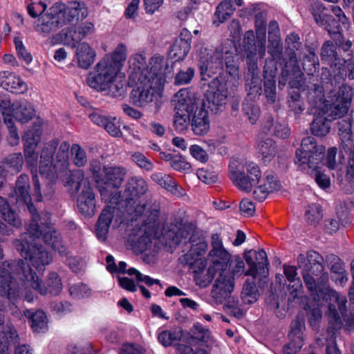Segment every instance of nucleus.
Masks as SVG:
<instances>
[{
    "mask_svg": "<svg viewBox=\"0 0 354 354\" xmlns=\"http://www.w3.org/2000/svg\"><path fill=\"white\" fill-rule=\"evenodd\" d=\"M30 286L41 295H58L62 290L59 276L55 272L48 274L45 283L33 272L24 260L5 261L0 266V291L10 300L21 299L24 286Z\"/></svg>",
    "mask_w": 354,
    "mask_h": 354,
    "instance_id": "f257e3e1",
    "label": "nucleus"
},
{
    "mask_svg": "<svg viewBox=\"0 0 354 354\" xmlns=\"http://www.w3.org/2000/svg\"><path fill=\"white\" fill-rule=\"evenodd\" d=\"M10 198H15V203L19 205H26L31 214V221L26 230L33 236H38L42 234L41 227L44 225L43 238L45 243L50 245L61 254H64L66 248L62 244L59 232L50 224V215L48 213L40 214L31 203L30 180L28 175L22 174L17 178L14 192L10 195ZM11 201L14 203L13 201Z\"/></svg>",
    "mask_w": 354,
    "mask_h": 354,
    "instance_id": "f03ea898",
    "label": "nucleus"
},
{
    "mask_svg": "<svg viewBox=\"0 0 354 354\" xmlns=\"http://www.w3.org/2000/svg\"><path fill=\"white\" fill-rule=\"evenodd\" d=\"M322 85L312 83L308 86L307 99L313 106L318 108L320 113L332 118H342L348 111L353 97L352 88L342 85L338 91L333 88L337 85L328 84V87L321 80Z\"/></svg>",
    "mask_w": 354,
    "mask_h": 354,
    "instance_id": "7ed1b4c3",
    "label": "nucleus"
},
{
    "mask_svg": "<svg viewBox=\"0 0 354 354\" xmlns=\"http://www.w3.org/2000/svg\"><path fill=\"white\" fill-rule=\"evenodd\" d=\"M160 205L154 203L146 211L145 205H137L130 216L127 246L134 252L140 254L145 251L151 243V235L158 223Z\"/></svg>",
    "mask_w": 354,
    "mask_h": 354,
    "instance_id": "20e7f679",
    "label": "nucleus"
},
{
    "mask_svg": "<svg viewBox=\"0 0 354 354\" xmlns=\"http://www.w3.org/2000/svg\"><path fill=\"white\" fill-rule=\"evenodd\" d=\"M212 249L209 252L207 261L211 265L206 270L207 262L199 261L196 264L192 263L189 266L194 273L196 284L201 288L207 287L213 280L216 272L227 268L231 255L224 248L222 239L218 234H213L211 237Z\"/></svg>",
    "mask_w": 354,
    "mask_h": 354,
    "instance_id": "39448f33",
    "label": "nucleus"
},
{
    "mask_svg": "<svg viewBox=\"0 0 354 354\" xmlns=\"http://www.w3.org/2000/svg\"><path fill=\"white\" fill-rule=\"evenodd\" d=\"M89 170L95 180L102 200L106 203L99 216L95 227L97 239L101 241H105L111 224V167H102L99 160H92L90 162Z\"/></svg>",
    "mask_w": 354,
    "mask_h": 354,
    "instance_id": "423d86ee",
    "label": "nucleus"
},
{
    "mask_svg": "<svg viewBox=\"0 0 354 354\" xmlns=\"http://www.w3.org/2000/svg\"><path fill=\"white\" fill-rule=\"evenodd\" d=\"M305 285L308 288L311 297L318 304H322V301L327 302L332 298L335 299L337 305L338 310L335 305L329 304L328 310V315L331 320L330 323L333 326H338L341 324L339 312L342 317L346 316L347 313L346 303L347 300L345 296L339 295L336 291L330 289L328 285V274H323L319 279L317 282L315 281L313 278L306 275L305 277Z\"/></svg>",
    "mask_w": 354,
    "mask_h": 354,
    "instance_id": "0eeeda50",
    "label": "nucleus"
},
{
    "mask_svg": "<svg viewBox=\"0 0 354 354\" xmlns=\"http://www.w3.org/2000/svg\"><path fill=\"white\" fill-rule=\"evenodd\" d=\"M44 228V225L41 227L42 234L38 236H33L27 230V232L21 234L19 239L13 241L16 250L26 260L28 259L32 266L38 270H43L46 266L53 261L51 254L43 245H37L35 242L37 239L41 237L45 243L43 238Z\"/></svg>",
    "mask_w": 354,
    "mask_h": 354,
    "instance_id": "6e6552de",
    "label": "nucleus"
},
{
    "mask_svg": "<svg viewBox=\"0 0 354 354\" xmlns=\"http://www.w3.org/2000/svg\"><path fill=\"white\" fill-rule=\"evenodd\" d=\"M225 64L227 72L232 76L239 73L237 60L232 53H226L225 57L221 51L208 48H201L199 55V68L203 80L205 76L211 77L223 68Z\"/></svg>",
    "mask_w": 354,
    "mask_h": 354,
    "instance_id": "1a4fd4ad",
    "label": "nucleus"
},
{
    "mask_svg": "<svg viewBox=\"0 0 354 354\" xmlns=\"http://www.w3.org/2000/svg\"><path fill=\"white\" fill-rule=\"evenodd\" d=\"M321 59L329 65L330 69L322 68L320 80L328 87L331 85H339L346 76V70L344 66V59L342 58L337 51V47L330 41L324 43L321 48Z\"/></svg>",
    "mask_w": 354,
    "mask_h": 354,
    "instance_id": "9d476101",
    "label": "nucleus"
},
{
    "mask_svg": "<svg viewBox=\"0 0 354 354\" xmlns=\"http://www.w3.org/2000/svg\"><path fill=\"white\" fill-rule=\"evenodd\" d=\"M310 10L316 24L327 30L335 41V46H338L344 52L348 51L352 47L353 42L343 36L341 26L332 15L326 12V7L320 2H315L311 6Z\"/></svg>",
    "mask_w": 354,
    "mask_h": 354,
    "instance_id": "9b49d317",
    "label": "nucleus"
},
{
    "mask_svg": "<svg viewBox=\"0 0 354 354\" xmlns=\"http://www.w3.org/2000/svg\"><path fill=\"white\" fill-rule=\"evenodd\" d=\"M229 171L230 178L234 185L245 192H250L261 178L260 167L252 161H247L242 165L231 162Z\"/></svg>",
    "mask_w": 354,
    "mask_h": 354,
    "instance_id": "f8f14e48",
    "label": "nucleus"
},
{
    "mask_svg": "<svg viewBox=\"0 0 354 354\" xmlns=\"http://www.w3.org/2000/svg\"><path fill=\"white\" fill-rule=\"evenodd\" d=\"M325 151V147L318 145L315 138L306 137L301 141V149L296 150L295 164L301 170L317 167L324 160Z\"/></svg>",
    "mask_w": 354,
    "mask_h": 354,
    "instance_id": "ddd939ff",
    "label": "nucleus"
},
{
    "mask_svg": "<svg viewBox=\"0 0 354 354\" xmlns=\"http://www.w3.org/2000/svg\"><path fill=\"white\" fill-rule=\"evenodd\" d=\"M175 98L174 124L177 131H183L190 127V114L194 112L196 106L189 96L187 88L180 89L176 93Z\"/></svg>",
    "mask_w": 354,
    "mask_h": 354,
    "instance_id": "4468645a",
    "label": "nucleus"
},
{
    "mask_svg": "<svg viewBox=\"0 0 354 354\" xmlns=\"http://www.w3.org/2000/svg\"><path fill=\"white\" fill-rule=\"evenodd\" d=\"M87 84L97 91H107L111 88V55L106 54L89 73L86 77Z\"/></svg>",
    "mask_w": 354,
    "mask_h": 354,
    "instance_id": "2eb2a0df",
    "label": "nucleus"
},
{
    "mask_svg": "<svg viewBox=\"0 0 354 354\" xmlns=\"http://www.w3.org/2000/svg\"><path fill=\"white\" fill-rule=\"evenodd\" d=\"M129 84L134 87L131 93L132 102L140 107L145 106L152 102L157 91L163 86L153 84L149 79L135 82L129 81Z\"/></svg>",
    "mask_w": 354,
    "mask_h": 354,
    "instance_id": "dca6fc26",
    "label": "nucleus"
},
{
    "mask_svg": "<svg viewBox=\"0 0 354 354\" xmlns=\"http://www.w3.org/2000/svg\"><path fill=\"white\" fill-rule=\"evenodd\" d=\"M10 109L8 113L11 121L14 119L21 123L29 122L35 115V111L33 106L27 101H16L12 104L8 100H3L0 103V111L3 116L4 111Z\"/></svg>",
    "mask_w": 354,
    "mask_h": 354,
    "instance_id": "f3484780",
    "label": "nucleus"
},
{
    "mask_svg": "<svg viewBox=\"0 0 354 354\" xmlns=\"http://www.w3.org/2000/svg\"><path fill=\"white\" fill-rule=\"evenodd\" d=\"M227 89L217 78L213 79L205 94L204 106L214 112L218 111L227 102Z\"/></svg>",
    "mask_w": 354,
    "mask_h": 354,
    "instance_id": "a211bd4d",
    "label": "nucleus"
},
{
    "mask_svg": "<svg viewBox=\"0 0 354 354\" xmlns=\"http://www.w3.org/2000/svg\"><path fill=\"white\" fill-rule=\"evenodd\" d=\"M59 140L54 138L44 144L40 154L39 173L41 176L53 181L57 177L55 167L53 165V157Z\"/></svg>",
    "mask_w": 354,
    "mask_h": 354,
    "instance_id": "6ab92c4d",
    "label": "nucleus"
},
{
    "mask_svg": "<svg viewBox=\"0 0 354 354\" xmlns=\"http://www.w3.org/2000/svg\"><path fill=\"white\" fill-rule=\"evenodd\" d=\"M61 17L66 25L77 23L87 17L88 10L86 4L82 1H68L67 4L55 3Z\"/></svg>",
    "mask_w": 354,
    "mask_h": 354,
    "instance_id": "aec40b11",
    "label": "nucleus"
},
{
    "mask_svg": "<svg viewBox=\"0 0 354 354\" xmlns=\"http://www.w3.org/2000/svg\"><path fill=\"white\" fill-rule=\"evenodd\" d=\"M245 259L249 266V270L245 275H250L254 277L260 276L266 277L268 273V259L267 254L263 250L259 251L249 250L245 253Z\"/></svg>",
    "mask_w": 354,
    "mask_h": 354,
    "instance_id": "412c9836",
    "label": "nucleus"
},
{
    "mask_svg": "<svg viewBox=\"0 0 354 354\" xmlns=\"http://www.w3.org/2000/svg\"><path fill=\"white\" fill-rule=\"evenodd\" d=\"M218 272L219 275L213 285L211 295L217 302L222 303L230 296L234 290V277L226 269Z\"/></svg>",
    "mask_w": 354,
    "mask_h": 354,
    "instance_id": "4be33fe9",
    "label": "nucleus"
},
{
    "mask_svg": "<svg viewBox=\"0 0 354 354\" xmlns=\"http://www.w3.org/2000/svg\"><path fill=\"white\" fill-rule=\"evenodd\" d=\"M55 3L49 9V12L43 15L35 23V30L37 32L49 33L58 28L66 26L59 13Z\"/></svg>",
    "mask_w": 354,
    "mask_h": 354,
    "instance_id": "5701e85b",
    "label": "nucleus"
},
{
    "mask_svg": "<svg viewBox=\"0 0 354 354\" xmlns=\"http://www.w3.org/2000/svg\"><path fill=\"white\" fill-rule=\"evenodd\" d=\"M252 14L255 18V29L259 44V55L260 57H263L266 55L267 11L266 9L261 8L259 5H254Z\"/></svg>",
    "mask_w": 354,
    "mask_h": 354,
    "instance_id": "b1692460",
    "label": "nucleus"
},
{
    "mask_svg": "<svg viewBox=\"0 0 354 354\" xmlns=\"http://www.w3.org/2000/svg\"><path fill=\"white\" fill-rule=\"evenodd\" d=\"M24 154L26 167L32 174V184L34 187L32 196L35 197L36 201L39 202L41 201L42 196L37 174L39 154L37 149H24Z\"/></svg>",
    "mask_w": 354,
    "mask_h": 354,
    "instance_id": "393cba45",
    "label": "nucleus"
},
{
    "mask_svg": "<svg viewBox=\"0 0 354 354\" xmlns=\"http://www.w3.org/2000/svg\"><path fill=\"white\" fill-rule=\"evenodd\" d=\"M190 244V249L188 252L179 259L180 262L187 266H191L192 263L196 264V262L199 261L206 263L207 259L202 257L207 250V243L204 238L199 236L197 241L192 242Z\"/></svg>",
    "mask_w": 354,
    "mask_h": 354,
    "instance_id": "a878e982",
    "label": "nucleus"
},
{
    "mask_svg": "<svg viewBox=\"0 0 354 354\" xmlns=\"http://www.w3.org/2000/svg\"><path fill=\"white\" fill-rule=\"evenodd\" d=\"M77 206L79 212L85 216L91 217L95 213V198L89 184L84 185L80 192Z\"/></svg>",
    "mask_w": 354,
    "mask_h": 354,
    "instance_id": "bb28decb",
    "label": "nucleus"
},
{
    "mask_svg": "<svg viewBox=\"0 0 354 354\" xmlns=\"http://www.w3.org/2000/svg\"><path fill=\"white\" fill-rule=\"evenodd\" d=\"M189 123L191 130L195 136H204L207 135L210 129L207 111L203 107L194 109Z\"/></svg>",
    "mask_w": 354,
    "mask_h": 354,
    "instance_id": "cd10ccee",
    "label": "nucleus"
},
{
    "mask_svg": "<svg viewBox=\"0 0 354 354\" xmlns=\"http://www.w3.org/2000/svg\"><path fill=\"white\" fill-rule=\"evenodd\" d=\"M243 47L248 67L251 66L252 64L254 66H258V57L261 58L259 55V44L258 39H257V41L255 40L252 30H248L245 32Z\"/></svg>",
    "mask_w": 354,
    "mask_h": 354,
    "instance_id": "c85d7f7f",
    "label": "nucleus"
},
{
    "mask_svg": "<svg viewBox=\"0 0 354 354\" xmlns=\"http://www.w3.org/2000/svg\"><path fill=\"white\" fill-rule=\"evenodd\" d=\"M129 62V81L146 80L149 74V66L147 65L146 57L142 54H136L130 58Z\"/></svg>",
    "mask_w": 354,
    "mask_h": 354,
    "instance_id": "c756f323",
    "label": "nucleus"
},
{
    "mask_svg": "<svg viewBox=\"0 0 354 354\" xmlns=\"http://www.w3.org/2000/svg\"><path fill=\"white\" fill-rule=\"evenodd\" d=\"M248 71L245 86L248 93L245 99L254 101L255 98L259 97L262 93L261 80L259 77L260 71L258 66H254V64L248 67Z\"/></svg>",
    "mask_w": 354,
    "mask_h": 354,
    "instance_id": "7c9ffc66",
    "label": "nucleus"
},
{
    "mask_svg": "<svg viewBox=\"0 0 354 354\" xmlns=\"http://www.w3.org/2000/svg\"><path fill=\"white\" fill-rule=\"evenodd\" d=\"M151 179L174 196H182L185 194L184 189L178 186L176 180L169 174L162 172L153 173L151 176Z\"/></svg>",
    "mask_w": 354,
    "mask_h": 354,
    "instance_id": "2f4dec72",
    "label": "nucleus"
},
{
    "mask_svg": "<svg viewBox=\"0 0 354 354\" xmlns=\"http://www.w3.org/2000/svg\"><path fill=\"white\" fill-rule=\"evenodd\" d=\"M149 189L147 182L140 176H132L127 180L124 194L127 200H133L145 195Z\"/></svg>",
    "mask_w": 354,
    "mask_h": 354,
    "instance_id": "473e14b6",
    "label": "nucleus"
},
{
    "mask_svg": "<svg viewBox=\"0 0 354 354\" xmlns=\"http://www.w3.org/2000/svg\"><path fill=\"white\" fill-rule=\"evenodd\" d=\"M164 60V57L154 55L150 59L149 62V74L147 75V79L155 84L163 86L165 84V78L162 73Z\"/></svg>",
    "mask_w": 354,
    "mask_h": 354,
    "instance_id": "72a5a7b5",
    "label": "nucleus"
},
{
    "mask_svg": "<svg viewBox=\"0 0 354 354\" xmlns=\"http://www.w3.org/2000/svg\"><path fill=\"white\" fill-rule=\"evenodd\" d=\"M94 30V25L91 22L81 24L76 30H68L64 33L65 41L75 46L77 43L83 39L85 37L91 35Z\"/></svg>",
    "mask_w": 354,
    "mask_h": 354,
    "instance_id": "f704fd0d",
    "label": "nucleus"
},
{
    "mask_svg": "<svg viewBox=\"0 0 354 354\" xmlns=\"http://www.w3.org/2000/svg\"><path fill=\"white\" fill-rule=\"evenodd\" d=\"M19 336L12 324H7L0 331V354H7L8 346L18 342Z\"/></svg>",
    "mask_w": 354,
    "mask_h": 354,
    "instance_id": "c9c22d12",
    "label": "nucleus"
},
{
    "mask_svg": "<svg viewBox=\"0 0 354 354\" xmlns=\"http://www.w3.org/2000/svg\"><path fill=\"white\" fill-rule=\"evenodd\" d=\"M276 71L277 66H274V70H271L268 72V69L265 67L263 71V77H264V82H263V91L264 95L267 99V101L273 104L275 102L277 99V92H276Z\"/></svg>",
    "mask_w": 354,
    "mask_h": 354,
    "instance_id": "e433bc0d",
    "label": "nucleus"
},
{
    "mask_svg": "<svg viewBox=\"0 0 354 354\" xmlns=\"http://www.w3.org/2000/svg\"><path fill=\"white\" fill-rule=\"evenodd\" d=\"M283 273L289 281L288 289L292 299L299 297L302 288L300 279L297 277V268L293 266H283Z\"/></svg>",
    "mask_w": 354,
    "mask_h": 354,
    "instance_id": "4c0bfd02",
    "label": "nucleus"
},
{
    "mask_svg": "<svg viewBox=\"0 0 354 354\" xmlns=\"http://www.w3.org/2000/svg\"><path fill=\"white\" fill-rule=\"evenodd\" d=\"M337 126L339 130V134L342 140V148L346 152H351V149L353 147L352 145V124L349 118L342 119L337 122Z\"/></svg>",
    "mask_w": 354,
    "mask_h": 354,
    "instance_id": "58836bf2",
    "label": "nucleus"
},
{
    "mask_svg": "<svg viewBox=\"0 0 354 354\" xmlns=\"http://www.w3.org/2000/svg\"><path fill=\"white\" fill-rule=\"evenodd\" d=\"M335 119L319 112V115L315 117L311 122L310 130L312 133L317 137L326 136L330 129V122Z\"/></svg>",
    "mask_w": 354,
    "mask_h": 354,
    "instance_id": "ea45409f",
    "label": "nucleus"
},
{
    "mask_svg": "<svg viewBox=\"0 0 354 354\" xmlns=\"http://www.w3.org/2000/svg\"><path fill=\"white\" fill-rule=\"evenodd\" d=\"M76 56L78 66L82 68L87 69L93 63L95 53L87 43L82 42L77 47Z\"/></svg>",
    "mask_w": 354,
    "mask_h": 354,
    "instance_id": "a19ab883",
    "label": "nucleus"
},
{
    "mask_svg": "<svg viewBox=\"0 0 354 354\" xmlns=\"http://www.w3.org/2000/svg\"><path fill=\"white\" fill-rule=\"evenodd\" d=\"M24 315L29 319L30 326L34 332H45L47 330V317L44 312L37 310L32 312L31 310H26Z\"/></svg>",
    "mask_w": 354,
    "mask_h": 354,
    "instance_id": "79ce46f5",
    "label": "nucleus"
},
{
    "mask_svg": "<svg viewBox=\"0 0 354 354\" xmlns=\"http://www.w3.org/2000/svg\"><path fill=\"white\" fill-rule=\"evenodd\" d=\"M42 129L40 124H35L22 136L24 149H37L41 141Z\"/></svg>",
    "mask_w": 354,
    "mask_h": 354,
    "instance_id": "37998d69",
    "label": "nucleus"
},
{
    "mask_svg": "<svg viewBox=\"0 0 354 354\" xmlns=\"http://www.w3.org/2000/svg\"><path fill=\"white\" fill-rule=\"evenodd\" d=\"M199 236H201L199 232L196 231L195 225L192 223H186L182 225L176 234V243H178L183 242V240L187 243V239H188L189 243H195Z\"/></svg>",
    "mask_w": 354,
    "mask_h": 354,
    "instance_id": "c03bdc74",
    "label": "nucleus"
},
{
    "mask_svg": "<svg viewBox=\"0 0 354 354\" xmlns=\"http://www.w3.org/2000/svg\"><path fill=\"white\" fill-rule=\"evenodd\" d=\"M233 4L231 0H224L216 7L214 15L213 23L216 26L224 23L230 18L234 12Z\"/></svg>",
    "mask_w": 354,
    "mask_h": 354,
    "instance_id": "a18cd8bd",
    "label": "nucleus"
},
{
    "mask_svg": "<svg viewBox=\"0 0 354 354\" xmlns=\"http://www.w3.org/2000/svg\"><path fill=\"white\" fill-rule=\"evenodd\" d=\"M127 57V46L122 44H119L112 52V75L113 73H122L124 63Z\"/></svg>",
    "mask_w": 354,
    "mask_h": 354,
    "instance_id": "49530a36",
    "label": "nucleus"
},
{
    "mask_svg": "<svg viewBox=\"0 0 354 354\" xmlns=\"http://www.w3.org/2000/svg\"><path fill=\"white\" fill-rule=\"evenodd\" d=\"M257 151L265 162H269L275 157L277 153V146L274 140L268 138L259 143Z\"/></svg>",
    "mask_w": 354,
    "mask_h": 354,
    "instance_id": "de8ad7c7",
    "label": "nucleus"
},
{
    "mask_svg": "<svg viewBox=\"0 0 354 354\" xmlns=\"http://www.w3.org/2000/svg\"><path fill=\"white\" fill-rule=\"evenodd\" d=\"M59 236L61 240H62V238L61 236V234H59ZM62 241V244L66 248V252L64 254H61L57 250H54L50 245H48V246L50 247L53 250H54L55 252H57L59 255L61 257H66V264L71 268V270L75 272V273H80L82 272L85 267H86V262L80 257H68V248L66 245L63 243V241ZM46 245V243H45Z\"/></svg>",
    "mask_w": 354,
    "mask_h": 354,
    "instance_id": "09e8293b",
    "label": "nucleus"
},
{
    "mask_svg": "<svg viewBox=\"0 0 354 354\" xmlns=\"http://www.w3.org/2000/svg\"><path fill=\"white\" fill-rule=\"evenodd\" d=\"M308 261V267L305 269L302 272L304 281L305 282V277L306 275L313 278V279L317 282L318 279L326 272H324V261H319V259H311Z\"/></svg>",
    "mask_w": 354,
    "mask_h": 354,
    "instance_id": "8fccbe9b",
    "label": "nucleus"
},
{
    "mask_svg": "<svg viewBox=\"0 0 354 354\" xmlns=\"http://www.w3.org/2000/svg\"><path fill=\"white\" fill-rule=\"evenodd\" d=\"M112 75V97L123 98L127 93V82L124 73Z\"/></svg>",
    "mask_w": 354,
    "mask_h": 354,
    "instance_id": "3c124183",
    "label": "nucleus"
},
{
    "mask_svg": "<svg viewBox=\"0 0 354 354\" xmlns=\"http://www.w3.org/2000/svg\"><path fill=\"white\" fill-rule=\"evenodd\" d=\"M242 110L245 116L252 124H254L261 115L260 107L250 99H245L242 104Z\"/></svg>",
    "mask_w": 354,
    "mask_h": 354,
    "instance_id": "603ef678",
    "label": "nucleus"
},
{
    "mask_svg": "<svg viewBox=\"0 0 354 354\" xmlns=\"http://www.w3.org/2000/svg\"><path fill=\"white\" fill-rule=\"evenodd\" d=\"M84 178V174L82 170L75 169L71 171L69 176L64 182V185L68 187L70 190L77 193L80 188L81 183Z\"/></svg>",
    "mask_w": 354,
    "mask_h": 354,
    "instance_id": "864d4df0",
    "label": "nucleus"
},
{
    "mask_svg": "<svg viewBox=\"0 0 354 354\" xmlns=\"http://www.w3.org/2000/svg\"><path fill=\"white\" fill-rule=\"evenodd\" d=\"M268 52L276 62H280L283 59V46L279 37L269 39Z\"/></svg>",
    "mask_w": 354,
    "mask_h": 354,
    "instance_id": "5fc2aeb1",
    "label": "nucleus"
},
{
    "mask_svg": "<svg viewBox=\"0 0 354 354\" xmlns=\"http://www.w3.org/2000/svg\"><path fill=\"white\" fill-rule=\"evenodd\" d=\"M255 278L253 277L252 281L248 280L245 281L241 292L242 299L249 304H252L257 300L258 290L254 281Z\"/></svg>",
    "mask_w": 354,
    "mask_h": 354,
    "instance_id": "6e6d98bb",
    "label": "nucleus"
},
{
    "mask_svg": "<svg viewBox=\"0 0 354 354\" xmlns=\"http://www.w3.org/2000/svg\"><path fill=\"white\" fill-rule=\"evenodd\" d=\"M6 110V111H4L3 112V121L9 131L8 141L10 145L16 146L19 142V136L17 132V129L15 126L14 121H11L10 118L9 117L8 113H10V109Z\"/></svg>",
    "mask_w": 354,
    "mask_h": 354,
    "instance_id": "4d7b16f0",
    "label": "nucleus"
},
{
    "mask_svg": "<svg viewBox=\"0 0 354 354\" xmlns=\"http://www.w3.org/2000/svg\"><path fill=\"white\" fill-rule=\"evenodd\" d=\"M288 108L296 116H299L305 109L304 103L299 93L293 91L287 100Z\"/></svg>",
    "mask_w": 354,
    "mask_h": 354,
    "instance_id": "13d9d810",
    "label": "nucleus"
},
{
    "mask_svg": "<svg viewBox=\"0 0 354 354\" xmlns=\"http://www.w3.org/2000/svg\"><path fill=\"white\" fill-rule=\"evenodd\" d=\"M318 57L315 53L310 52L304 58L303 69L308 75L314 77L317 73L319 67Z\"/></svg>",
    "mask_w": 354,
    "mask_h": 354,
    "instance_id": "bf43d9fd",
    "label": "nucleus"
},
{
    "mask_svg": "<svg viewBox=\"0 0 354 354\" xmlns=\"http://www.w3.org/2000/svg\"><path fill=\"white\" fill-rule=\"evenodd\" d=\"M73 163L78 167H83L87 162L86 151L77 144H73L71 149Z\"/></svg>",
    "mask_w": 354,
    "mask_h": 354,
    "instance_id": "052dcab7",
    "label": "nucleus"
},
{
    "mask_svg": "<svg viewBox=\"0 0 354 354\" xmlns=\"http://www.w3.org/2000/svg\"><path fill=\"white\" fill-rule=\"evenodd\" d=\"M88 117L93 123L104 127L109 133H110L111 126L109 125L110 123L109 115H105L100 110L95 109L88 114Z\"/></svg>",
    "mask_w": 354,
    "mask_h": 354,
    "instance_id": "680f3d73",
    "label": "nucleus"
},
{
    "mask_svg": "<svg viewBox=\"0 0 354 354\" xmlns=\"http://www.w3.org/2000/svg\"><path fill=\"white\" fill-rule=\"evenodd\" d=\"M305 216L308 223L317 225L322 218L321 206L315 203L308 205Z\"/></svg>",
    "mask_w": 354,
    "mask_h": 354,
    "instance_id": "e2e57ef3",
    "label": "nucleus"
},
{
    "mask_svg": "<svg viewBox=\"0 0 354 354\" xmlns=\"http://www.w3.org/2000/svg\"><path fill=\"white\" fill-rule=\"evenodd\" d=\"M3 163L14 171L18 173L22 169L24 160L21 153H14L6 157Z\"/></svg>",
    "mask_w": 354,
    "mask_h": 354,
    "instance_id": "0e129e2a",
    "label": "nucleus"
},
{
    "mask_svg": "<svg viewBox=\"0 0 354 354\" xmlns=\"http://www.w3.org/2000/svg\"><path fill=\"white\" fill-rule=\"evenodd\" d=\"M311 175L314 176L315 182L319 187L322 189H327L330 186V178L324 172L321 171L319 165L315 168H307Z\"/></svg>",
    "mask_w": 354,
    "mask_h": 354,
    "instance_id": "69168bd1",
    "label": "nucleus"
},
{
    "mask_svg": "<svg viewBox=\"0 0 354 354\" xmlns=\"http://www.w3.org/2000/svg\"><path fill=\"white\" fill-rule=\"evenodd\" d=\"M192 335L188 339V343L192 344L195 340L202 342H206L209 337V332L207 329L199 324H194L192 330Z\"/></svg>",
    "mask_w": 354,
    "mask_h": 354,
    "instance_id": "338daca9",
    "label": "nucleus"
},
{
    "mask_svg": "<svg viewBox=\"0 0 354 354\" xmlns=\"http://www.w3.org/2000/svg\"><path fill=\"white\" fill-rule=\"evenodd\" d=\"M290 342L283 347V353L286 354H296L304 345L303 337L300 336L288 335Z\"/></svg>",
    "mask_w": 354,
    "mask_h": 354,
    "instance_id": "774afa93",
    "label": "nucleus"
}]
</instances>
